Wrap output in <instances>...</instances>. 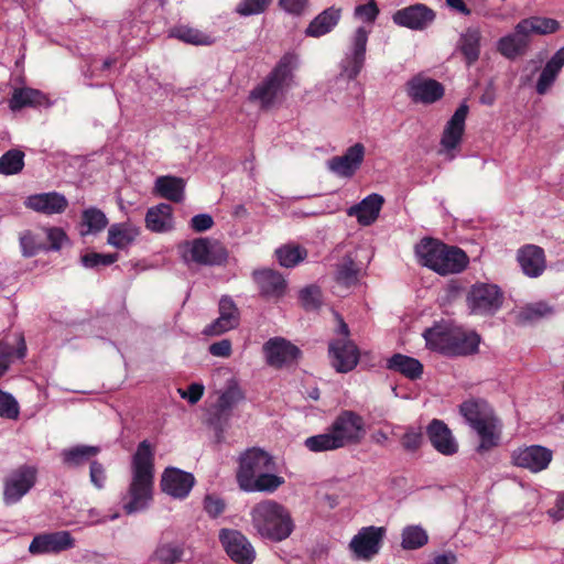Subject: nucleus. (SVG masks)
I'll return each instance as SVG.
<instances>
[{
	"mask_svg": "<svg viewBox=\"0 0 564 564\" xmlns=\"http://www.w3.org/2000/svg\"><path fill=\"white\" fill-rule=\"evenodd\" d=\"M183 555L184 550L181 545L165 543L155 549L152 558L159 562V564H176L182 561Z\"/></svg>",
	"mask_w": 564,
	"mask_h": 564,
	"instance_id": "obj_48",
	"label": "nucleus"
},
{
	"mask_svg": "<svg viewBox=\"0 0 564 564\" xmlns=\"http://www.w3.org/2000/svg\"><path fill=\"white\" fill-rule=\"evenodd\" d=\"M436 20V12L424 3H414L397 10L392 15L394 24L412 31H424Z\"/></svg>",
	"mask_w": 564,
	"mask_h": 564,
	"instance_id": "obj_13",
	"label": "nucleus"
},
{
	"mask_svg": "<svg viewBox=\"0 0 564 564\" xmlns=\"http://www.w3.org/2000/svg\"><path fill=\"white\" fill-rule=\"evenodd\" d=\"M107 225L108 218L106 214L96 207H89L82 214L80 234L83 236L96 235L102 231Z\"/></svg>",
	"mask_w": 564,
	"mask_h": 564,
	"instance_id": "obj_43",
	"label": "nucleus"
},
{
	"mask_svg": "<svg viewBox=\"0 0 564 564\" xmlns=\"http://www.w3.org/2000/svg\"><path fill=\"white\" fill-rule=\"evenodd\" d=\"M517 260L522 272L529 278H538L545 270V254L541 247L534 245L523 246L518 250Z\"/></svg>",
	"mask_w": 564,
	"mask_h": 564,
	"instance_id": "obj_26",
	"label": "nucleus"
},
{
	"mask_svg": "<svg viewBox=\"0 0 564 564\" xmlns=\"http://www.w3.org/2000/svg\"><path fill=\"white\" fill-rule=\"evenodd\" d=\"M525 28L528 34H552L560 30V22L555 19L545 17H530L520 21Z\"/></svg>",
	"mask_w": 564,
	"mask_h": 564,
	"instance_id": "obj_47",
	"label": "nucleus"
},
{
	"mask_svg": "<svg viewBox=\"0 0 564 564\" xmlns=\"http://www.w3.org/2000/svg\"><path fill=\"white\" fill-rule=\"evenodd\" d=\"M75 546V539L68 531H55L36 534L30 545L32 555L57 554Z\"/></svg>",
	"mask_w": 564,
	"mask_h": 564,
	"instance_id": "obj_15",
	"label": "nucleus"
},
{
	"mask_svg": "<svg viewBox=\"0 0 564 564\" xmlns=\"http://www.w3.org/2000/svg\"><path fill=\"white\" fill-rule=\"evenodd\" d=\"M366 425L361 415L344 410L325 432L305 438L304 446L313 453L330 452L361 443Z\"/></svg>",
	"mask_w": 564,
	"mask_h": 564,
	"instance_id": "obj_3",
	"label": "nucleus"
},
{
	"mask_svg": "<svg viewBox=\"0 0 564 564\" xmlns=\"http://www.w3.org/2000/svg\"><path fill=\"white\" fill-rule=\"evenodd\" d=\"M204 386L198 382H193L188 386L187 390L178 389L181 398L187 400L191 404H196L204 394Z\"/></svg>",
	"mask_w": 564,
	"mask_h": 564,
	"instance_id": "obj_63",
	"label": "nucleus"
},
{
	"mask_svg": "<svg viewBox=\"0 0 564 564\" xmlns=\"http://www.w3.org/2000/svg\"><path fill=\"white\" fill-rule=\"evenodd\" d=\"M300 300L306 310L317 308L321 300V291L315 285H310L301 290Z\"/></svg>",
	"mask_w": 564,
	"mask_h": 564,
	"instance_id": "obj_58",
	"label": "nucleus"
},
{
	"mask_svg": "<svg viewBox=\"0 0 564 564\" xmlns=\"http://www.w3.org/2000/svg\"><path fill=\"white\" fill-rule=\"evenodd\" d=\"M365 57L345 48L344 56L339 64L340 74L338 79H347L349 82L354 80L360 74L365 65Z\"/></svg>",
	"mask_w": 564,
	"mask_h": 564,
	"instance_id": "obj_46",
	"label": "nucleus"
},
{
	"mask_svg": "<svg viewBox=\"0 0 564 564\" xmlns=\"http://www.w3.org/2000/svg\"><path fill=\"white\" fill-rule=\"evenodd\" d=\"M371 30L358 26L348 40L346 50L366 58L367 43Z\"/></svg>",
	"mask_w": 564,
	"mask_h": 564,
	"instance_id": "obj_51",
	"label": "nucleus"
},
{
	"mask_svg": "<svg viewBox=\"0 0 564 564\" xmlns=\"http://www.w3.org/2000/svg\"><path fill=\"white\" fill-rule=\"evenodd\" d=\"M564 66V46L561 47L545 64L538 79L535 89L539 95H544L554 84L557 75Z\"/></svg>",
	"mask_w": 564,
	"mask_h": 564,
	"instance_id": "obj_36",
	"label": "nucleus"
},
{
	"mask_svg": "<svg viewBox=\"0 0 564 564\" xmlns=\"http://www.w3.org/2000/svg\"><path fill=\"white\" fill-rule=\"evenodd\" d=\"M154 485V451L148 440L139 443L131 459V481L122 498L127 514L145 510L151 500Z\"/></svg>",
	"mask_w": 564,
	"mask_h": 564,
	"instance_id": "obj_1",
	"label": "nucleus"
},
{
	"mask_svg": "<svg viewBox=\"0 0 564 564\" xmlns=\"http://www.w3.org/2000/svg\"><path fill=\"white\" fill-rule=\"evenodd\" d=\"M263 354L269 366L281 368L297 359L300 349L283 337H272L263 345Z\"/></svg>",
	"mask_w": 564,
	"mask_h": 564,
	"instance_id": "obj_18",
	"label": "nucleus"
},
{
	"mask_svg": "<svg viewBox=\"0 0 564 564\" xmlns=\"http://www.w3.org/2000/svg\"><path fill=\"white\" fill-rule=\"evenodd\" d=\"M354 15L356 19L372 24L379 15V8L375 0H369L366 4H359L355 8Z\"/></svg>",
	"mask_w": 564,
	"mask_h": 564,
	"instance_id": "obj_56",
	"label": "nucleus"
},
{
	"mask_svg": "<svg viewBox=\"0 0 564 564\" xmlns=\"http://www.w3.org/2000/svg\"><path fill=\"white\" fill-rule=\"evenodd\" d=\"M426 434L431 444L438 453L445 456H452L458 452L456 438L442 420H432L427 425Z\"/></svg>",
	"mask_w": 564,
	"mask_h": 564,
	"instance_id": "obj_23",
	"label": "nucleus"
},
{
	"mask_svg": "<svg viewBox=\"0 0 564 564\" xmlns=\"http://www.w3.org/2000/svg\"><path fill=\"white\" fill-rule=\"evenodd\" d=\"M251 525L265 540L281 542L293 532V521L284 506L274 500H263L250 511Z\"/></svg>",
	"mask_w": 564,
	"mask_h": 564,
	"instance_id": "obj_5",
	"label": "nucleus"
},
{
	"mask_svg": "<svg viewBox=\"0 0 564 564\" xmlns=\"http://www.w3.org/2000/svg\"><path fill=\"white\" fill-rule=\"evenodd\" d=\"M118 259V253L88 252L80 257V263L86 269H98L111 265Z\"/></svg>",
	"mask_w": 564,
	"mask_h": 564,
	"instance_id": "obj_50",
	"label": "nucleus"
},
{
	"mask_svg": "<svg viewBox=\"0 0 564 564\" xmlns=\"http://www.w3.org/2000/svg\"><path fill=\"white\" fill-rule=\"evenodd\" d=\"M145 226L153 232H165L173 228L172 207L161 203L148 209L145 214Z\"/></svg>",
	"mask_w": 564,
	"mask_h": 564,
	"instance_id": "obj_33",
	"label": "nucleus"
},
{
	"mask_svg": "<svg viewBox=\"0 0 564 564\" xmlns=\"http://www.w3.org/2000/svg\"><path fill=\"white\" fill-rule=\"evenodd\" d=\"M429 534L420 524H410L402 529L401 546L405 551L417 550L426 545Z\"/></svg>",
	"mask_w": 564,
	"mask_h": 564,
	"instance_id": "obj_44",
	"label": "nucleus"
},
{
	"mask_svg": "<svg viewBox=\"0 0 564 564\" xmlns=\"http://www.w3.org/2000/svg\"><path fill=\"white\" fill-rule=\"evenodd\" d=\"M51 102L46 95L39 89L22 87L15 88L9 100V107L12 111H19L25 107H50Z\"/></svg>",
	"mask_w": 564,
	"mask_h": 564,
	"instance_id": "obj_31",
	"label": "nucleus"
},
{
	"mask_svg": "<svg viewBox=\"0 0 564 564\" xmlns=\"http://www.w3.org/2000/svg\"><path fill=\"white\" fill-rule=\"evenodd\" d=\"M42 231L50 243L46 246V250L58 251L64 245L69 242L66 232L59 227H45Z\"/></svg>",
	"mask_w": 564,
	"mask_h": 564,
	"instance_id": "obj_55",
	"label": "nucleus"
},
{
	"mask_svg": "<svg viewBox=\"0 0 564 564\" xmlns=\"http://www.w3.org/2000/svg\"><path fill=\"white\" fill-rule=\"evenodd\" d=\"M24 166V153L20 150H9L0 156V174L14 175Z\"/></svg>",
	"mask_w": 564,
	"mask_h": 564,
	"instance_id": "obj_49",
	"label": "nucleus"
},
{
	"mask_svg": "<svg viewBox=\"0 0 564 564\" xmlns=\"http://www.w3.org/2000/svg\"><path fill=\"white\" fill-rule=\"evenodd\" d=\"M37 470L22 465L12 470L3 482V501L7 506L19 502L35 485Z\"/></svg>",
	"mask_w": 564,
	"mask_h": 564,
	"instance_id": "obj_10",
	"label": "nucleus"
},
{
	"mask_svg": "<svg viewBox=\"0 0 564 564\" xmlns=\"http://www.w3.org/2000/svg\"><path fill=\"white\" fill-rule=\"evenodd\" d=\"M386 529L382 527H364L349 542V550L355 558L369 561L379 553Z\"/></svg>",
	"mask_w": 564,
	"mask_h": 564,
	"instance_id": "obj_12",
	"label": "nucleus"
},
{
	"mask_svg": "<svg viewBox=\"0 0 564 564\" xmlns=\"http://www.w3.org/2000/svg\"><path fill=\"white\" fill-rule=\"evenodd\" d=\"M219 316L227 318L230 323L239 325V310L229 296H223L219 301Z\"/></svg>",
	"mask_w": 564,
	"mask_h": 564,
	"instance_id": "obj_57",
	"label": "nucleus"
},
{
	"mask_svg": "<svg viewBox=\"0 0 564 564\" xmlns=\"http://www.w3.org/2000/svg\"><path fill=\"white\" fill-rule=\"evenodd\" d=\"M272 0H241L235 11L241 17L257 15L267 10Z\"/></svg>",
	"mask_w": 564,
	"mask_h": 564,
	"instance_id": "obj_54",
	"label": "nucleus"
},
{
	"mask_svg": "<svg viewBox=\"0 0 564 564\" xmlns=\"http://www.w3.org/2000/svg\"><path fill=\"white\" fill-rule=\"evenodd\" d=\"M275 257L281 267L294 268L307 257V251L301 246L289 243L278 248Z\"/></svg>",
	"mask_w": 564,
	"mask_h": 564,
	"instance_id": "obj_45",
	"label": "nucleus"
},
{
	"mask_svg": "<svg viewBox=\"0 0 564 564\" xmlns=\"http://www.w3.org/2000/svg\"><path fill=\"white\" fill-rule=\"evenodd\" d=\"M100 452L99 446L93 445H76L65 448L61 453L62 462L69 468H78L86 463H90V458L97 456Z\"/></svg>",
	"mask_w": 564,
	"mask_h": 564,
	"instance_id": "obj_38",
	"label": "nucleus"
},
{
	"mask_svg": "<svg viewBox=\"0 0 564 564\" xmlns=\"http://www.w3.org/2000/svg\"><path fill=\"white\" fill-rule=\"evenodd\" d=\"M195 484L192 473L184 471L176 467H167L162 474V491L174 499H185Z\"/></svg>",
	"mask_w": 564,
	"mask_h": 564,
	"instance_id": "obj_17",
	"label": "nucleus"
},
{
	"mask_svg": "<svg viewBox=\"0 0 564 564\" xmlns=\"http://www.w3.org/2000/svg\"><path fill=\"white\" fill-rule=\"evenodd\" d=\"M299 65L297 53H284L272 70L250 91L249 100L258 104L261 109L273 107L284 89L290 86Z\"/></svg>",
	"mask_w": 564,
	"mask_h": 564,
	"instance_id": "obj_4",
	"label": "nucleus"
},
{
	"mask_svg": "<svg viewBox=\"0 0 564 564\" xmlns=\"http://www.w3.org/2000/svg\"><path fill=\"white\" fill-rule=\"evenodd\" d=\"M357 254L348 253L336 268V281L343 285H355L359 280V274L364 269L361 263L356 262Z\"/></svg>",
	"mask_w": 564,
	"mask_h": 564,
	"instance_id": "obj_40",
	"label": "nucleus"
},
{
	"mask_svg": "<svg viewBox=\"0 0 564 564\" xmlns=\"http://www.w3.org/2000/svg\"><path fill=\"white\" fill-rule=\"evenodd\" d=\"M252 278L258 285L260 295L269 300H279L286 293L288 282L278 271L272 269H259L252 272Z\"/></svg>",
	"mask_w": 564,
	"mask_h": 564,
	"instance_id": "obj_20",
	"label": "nucleus"
},
{
	"mask_svg": "<svg viewBox=\"0 0 564 564\" xmlns=\"http://www.w3.org/2000/svg\"><path fill=\"white\" fill-rule=\"evenodd\" d=\"M531 37L521 22H518L513 32L500 37L497 42V51L508 59H514L527 53Z\"/></svg>",
	"mask_w": 564,
	"mask_h": 564,
	"instance_id": "obj_22",
	"label": "nucleus"
},
{
	"mask_svg": "<svg viewBox=\"0 0 564 564\" xmlns=\"http://www.w3.org/2000/svg\"><path fill=\"white\" fill-rule=\"evenodd\" d=\"M401 442H402V446L406 451H411V452L416 451L421 446V443H422V433L417 429L410 427L404 433Z\"/></svg>",
	"mask_w": 564,
	"mask_h": 564,
	"instance_id": "obj_62",
	"label": "nucleus"
},
{
	"mask_svg": "<svg viewBox=\"0 0 564 564\" xmlns=\"http://www.w3.org/2000/svg\"><path fill=\"white\" fill-rule=\"evenodd\" d=\"M468 111V105L466 102L460 104L444 127L438 153L448 161L456 158V151L463 141Z\"/></svg>",
	"mask_w": 564,
	"mask_h": 564,
	"instance_id": "obj_9",
	"label": "nucleus"
},
{
	"mask_svg": "<svg viewBox=\"0 0 564 564\" xmlns=\"http://www.w3.org/2000/svg\"><path fill=\"white\" fill-rule=\"evenodd\" d=\"M20 406L15 398L0 389V416L9 420L18 419Z\"/></svg>",
	"mask_w": 564,
	"mask_h": 564,
	"instance_id": "obj_53",
	"label": "nucleus"
},
{
	"mask_svg": "<svg viewBox=\"0 0 564 564\" xmlns=\"http://www.w3.org/2000/svg\"><path fill=\"white\" fill-rule=\"evenodd\" d=\"M480 31L477 28H468L459 39V50L468 65L474 64L480 54Z\"/></svg>",
	"mask_w": 564,
	"mask_h": 564,
	"instance_id": "obj_42",
	"label": "nucleus"
},
{
	"mask_svg": "<svg viewBox=\"0 0 564 564\" xmlns=\"http://www.w3.org/2000/svg\"><path fill=\"white\" fill-rule=\"evenodd\" d=\"M383 203L384 198L380 194L372 193L358 204L350 206L347 215L355 217L361 226H370L378 219Z\"/></svg>",
	"mask_w": 564,
	"mask_h": 564,
	"instance_id": "obj_24",
	"label": "nucleus"
},
{
	"mask_svg": "<svg viewBox=\"0 0 564 564\" xmlns=\"http://www.w3.org/2000/svg\"><path fill=\"white\" fill-rule=\"evenodd\" d=\"M276 468L273 457L257 447L247 449L239 457L236 474L239 488L245 492L273 494L284 482V478L274 474Z\"/></svg>",
	"mask_w": 564,
	"mask_h": 564,
	"instance_id": "obj_2",
	"label": "nucleus"
},
{
	"mask_svg": "<svg viewBox=\"0 0 564 564\" xmlns=\"http://www.w3.org/2000/svg\"><path fill=\"white\" fill-rule=\"evenodd\" d=\"M473 431L476 433L479 440V443L476 447V452L478 454H486L500 445L502 436V423L497 416L488 420L486 423L476 426L473 429Z\"/></svg>",
	"mask_w": 564,
	"mask_h": 564,
	"instance_id": "obj_27",
	"label": "nucleus"
},
{
	"mask_svg": "<svg viewBox=\"0 0 564 564\" xmlns=\"http://www.w3.org/2000/svg\"><path fill=\"white\" fill-rule=\"evenodd\" d=\"M511 463L531 473L545 470L553 458V452L542 445H524L511 452Z\"/></svg>",
	"mask_w": 564,
	"mask_h": 564,
	"instance_id": "obj_11",
	"label": "nucleus"
},
{
	"mask_svg": "<svg viewBox=\"0 0 564 564\" xmlns=\"http://www.w3.org/2000/svg\"><path fill=\"white\" fill-rule=\"evenodd\" d=\"M182 256L186 262H195L200 265H221L227 261L228 252L217 240L209 238H196L186 241L182 246Z\"/></svg>",
	"mask_w": 564,
	"mask_h": 564,
	"instance_id": "obj_8",
	"label": "nucleus"
},
{
	"mask_svg": "<svg viewBox=\"0 0 564 564\" xmlns=\"http://www.w3.org/2000/svg\"><path fill=\"white\" fill-rule=\"evenodd\" d=\"M452 339V345L447 346V356L471 355L478 350L480 343V337L476 332L466 330L460 326H456Z\"/></svg>",
	"mask_w": 564,
	"mask_h": 564,
	"instance_id": "obj_32",
	"label": "nucleus"
},
{
	"mask_svg": "<svg viewBox=\"0 0 564 564\" xmlns=\"http://www.w3.org/2000/svg\"><path fill=\"white\" fill-rule=\"evenodd\" d=\"M171 36L192 45H213L216 39L210 33L188 25H178L171 30Z\"/></svg>",
	"mask_w": 564,
	"mask_h": 564,
	"instance_id": "obj_41",
	"label": "nucleus"
},
{
	"mask_svg": "<svg viewBox=\"0 0 564 564\" xmlns=\"http://www.w3.org/2000/svg\"><path fill=\"white\" fill-rule=\"evenodd\" d=\"M339 18L340 11L338 9H326L311 21L305 30V34L312 37L323 36L337 25Z\"/></svg>",
	"mask_w": 564,
	"mask_h": 564,
	"instance_id": "obj_39",
	"label": "nucleus"
},
{
	"mask_svg": "<svg viewBox=\"0 0 564 564\" xmlns=\"http://www.w3.org/2000/svg\"><path fill=\"white\" fill-rule=\"evenodd\" d=\"M329 357L337 372L352 370L359 361V350L349 339H337L329 344Z\"/></svg>",
	"mask_w": 564,
	"mask_h": 564,
	"instance_id": "obj_21",
	"label": "nucleus"
},
{
	"mask_svg": "<svg viewBox=\"0 0 564 564\" xmlns=\"http://www.w3.org/2000/svg\"><path fill=\"white\" fill-rule=\"evenodd\" d=\"M552 313V308L545 303H535L527 306L522 312L521 316L524 321H533L547 314Z\"/></svg>",
	"mask_w": 564,
	"mask_h": 564,
	"instance_id": "obj_61",
	"label": "nucleus"
},
{
	"mask_svg": "<svg viewBox=\"0 0 564 564\" xmlns=\"http://www.w3.org/2000/svg\"><path fill=\"white\" fill-rule=\"evenodd\" d=\"M139 235V227L130 223H118L109 227L107 242L117 249H126L135 241Z\"/></svg>",
	"mask_w": 564,
	"mask_h": 564,
	"instance_id": "obj_35",
	"label": "nucleus"
},
{
	"mask_svg": "<svg viewBox=\"0 0 564 564\" xmlns=\"http://www.w3.org/2000/svg\"><path fill=\"white\" fill-rule=\"evenodd\" d=\"M415 254L422 265L442 275L459 273L468 264V258L462 249L433 238H423L415 246Z\"/></svg>",
	"mask_w": 564,
	"mask_h": 564,
	"instance_id": "obj_6",
	"label": "nucleus"
},
{
	"mask_svg": "<svg viewBox=\"0 0 564 564\" xmlns=\"http://www.w3.org/2000/svg\"><path fill=\"white\" fill-rule=\"evenodd\" d=\"M459 413L473 430L497 416L492 408L484 400H467L459 405Z\"/></svg>",
	"mask_w": 564,
	"mask_h": 564,
	"instance_id": "obj_30",
	"label": "nucleus"
},
{
	"mask_svg": "<svg viewBox=\"0 0 564 564\" xmlns=\"http://www.w3.org/2000/svg\"><path fill=\"white\" fill-rule=\"evenodd\" d=\"M365 145L355 143L343 155L334 156L327 161L328 170L339 177L349 178L359 170L365 158Z\"/></svg>",
	"mask_w": 564,
	"mask_h": 564,
	"instance_id": "obj_19",
	"label": "nucleus"
},
{
	"mask_svg": "<svg viewBox=\"0 0 564 564\" xmlns=\"http://www.w3.org/2000/svg\"><path fill=\"white\" fill-rule=\"evenodd\" d=\"M154 192L160 197L181 203L184 199L185 181L172 175L159 176L154 183Z\"/></svg>",
	"mask_w": 564,
	"mask_h": 564,
	"instance_id": "obj_34",
	"label": "nucleus"
},
{
	"mask_svg": "<svg viewBox=\"0 0 564 564\" xmlns=\"http://www.w3.org/2000/svg\"><path fill=\"white\" fill-rule=\"evenodd\" d=\"M387 368L410 380H416L423 373V365L417 359L402 354H394L390 357L387 360Z\"/></svg>",
	"mask_w": 564,
	"mask_h": 564,
	"instance_id": "obj_37",
	"label": "nucleus"
},
{
	"mask_svg": "<svg viewBox=\"0 0 564 564\" xmlns=\"http://www.w3.org/2000/svg\"><path fill=\"white\" fill-rule=\"evenodd\" d=\"M406 94L413 102L431 105L444 96V86L435 79L417 75L408 80Z\"/></svg>",
	"mask_w": 564,
	"mask_h": 564,
	"instance_id": "obj_16",
	"label": "nucleus"
},
{
	"mask_svg": "<svg viewBox=\"0 0 564 564\" xmlns=\"http://www.w3.org/2000/svg\"><path fill=\"white\" fill-rule=\"evenodd\" d=\"M20 246L24 257H33L40 251L46 250V245L42 242V239L31 231H25L20 236Z\"/></svg>",
	"mask_w": 564,
	"mask_h": 564,
	"instance_id": "obj_52",
	"label": "nucleus"
},
{
	"mask_svg": "<svg viewBox=\"0 0 564 564\" xmlns=\"http://www.w3.org/2000/svg\"><path fill=\"white\" fill-rule=\"evenodd\" d=\"M25 206L34 212L55 215L62 214L68 206V202L63 194L48 192L34 194L25 199Z\"/></svg>",
	"mask_w": 564,
	"mask_h": 564,
	"instance_id": "obj_25",
	"label": "nucleus"
},
{
	"mask_svg": "<svg viewBox=\"0 0 564 564\" xmlns=\"http://www.w3.org/2000/svg\"><path fill=\"white\" fill-rule=\"evenodd\" d=\"M189 226L195 232H204L214 226V219L209 214H198L192 217Z\"/></svg>",
	"mask_w": 564,
	"mask_h": 564,
	"instance_id": "obj_64",
	"label": "nucleus"
},
{
	"mask_svg": "<svg viewBox=\"0 0 564 564\" xmlns=\"http://www.w3.org/2000/svg\"><path fill=\"white\" fill-rule=\"evenodd\" d=\"M89 478H90V482L97 488V489H102L105 487V482H106V469L105 467L102 466L101 463H99L98 460L94 459L90 462V466H89Z\"/></svg>",
	"mask_w": 564,
	"mask_h": 564,
	"instance_id": "obj_59",
	"label": "nucleus"
},
{
	"mask_svg": "<svg viewBox=\"0 0 564 564\" xmlns=\"http://www.w3.org/2000/svg\"><path fill=\"white\" fill-rule=\"evenodd\" d=\"M455 328L456 325L447 323L435 324L426 328L423 333L426 347L447 356V346L452 345Z\"/></svg>",
	"mask_w": 564,
	"mask_h": 564,
	"instance_id": "obj_29",
	"label": "nucleus"
},
{
	"mask_svg": "<svg viewBox=\"0 0 564 564\" xmlns=\"http://www.w3.org/2000/svg\"><path fill=\"white\" fill-rule=\"evenodd\" d=\"M236 327L237 325L230 323L227 318L218 316V318L205 327L204 334L208 336H219Z\"/></svg>",
	"mask_w": 564,
	"mask_h": 564,
	"instance_id": "obj_60",
	"label": "nucleus"
},
{
	"mask_svg": "<svg viewBox=\"0 0 564 564\" xmlns=\"http://www.w3.org/2000/svg\"><path fill=\"white\" fill-rule=\"evenodd\" d=\"M243 399V393L236 382L230 380L212 408L213 421H227L232 409Z\"/></svg>",
	"mask_w": 564,
	"mask_h": 564,
	"instance_id": "obj_28",
	"label": "nucleus"
},
{
	"mask_svg": "<svg viewBox=\"0 0 564 564\" xmlns=\"http://www.w3.org/2000/svg\"><path fill=\"white\" fill-rule=\"evenodd\" d=\"M502 303L503 293L492 283H475L466 295V305L471 315L491 316L501 308Z\"/></svg>",
	"mask_w": 564,
	"mask_h": 564,
	"instance_id": "obj_7",
	"label": "nucleus"
},
{
	"mask_svg": "<svg viewBox=\"0 0 564 564\" xmlns=\"http://www.w3.org/2000/svg\"><path fill=\"white\" fill-rule=\"evenodd\" d=\"M219 541L228 556L237 564H252L256 551L249 540L239 531L221 529Z\"/></svg>",
	"mask_w": 564,
	"mask_h": 564,
	"instance_id": "obj_14",
	"label": "nucleus"
}]
</instances>
